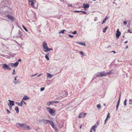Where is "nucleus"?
Returning a JSON list of instances; mask_svg holds the SVG:
<instances>
[{"label":"nucleus","instance_id":"obj_1","mask_svg":"<svg viewBox=\"0 0 132 132\" xmlns=\"http://www.w3.org/2000/svg\"><path fill=\"white\" fill-rule=\"evenodd\" d=\"M16 124L17 127L19 128L20 127L22 128L23 130H29V129H31V128H30V127L25 123L21 124L18 123H16Z\"/></svg>","mask_w":132,"mask_h":132},{"label":"nucleus","instance_id":"obj_2","mask_svg":"<svg viewBox=\"0 0 132 132\" xmlns=\"http://www.w3.org/2000/svg\"><path fill=\"white\" fill-rule=\"evenodd\" d=\"M43 47L44 48L43 51L45 52L52 51L53 49L52 48H50L48 47L47 44L45 41H44L43 43Z\"/></svg>","mask_w":132,"mask_h":132},{"label":"nucleus","instance_id":"obj_3","mask_svg":"<svg viewBox=\"0 0 132 132\" xmlns=\"http://www.w3.org/2000/svg\"><path fill=\"white\" fill-rule=\"evenodd\" d=\"M46 109L49 113L52 115H55V111L54 109H52L49 107H47Z\"/></svg>","mask_w":132,"mask_h":132},{"label":"nucleus","instance_id":"obj_4","mask_svg":"<svg viewBox=\"0 0 132 132\" xmlns=\"http://www.w3.org/2000/svg\"><path fill=\"white\" fill-rule=\"evenodd\" d=\"M99 123V121H98L91 128V130L92 129V130L94 132H95L96 131V128H97V127Z\"/></svg>","mask_w":132,"mask_h":132},{"label":"nucleus","instance_id":"obj_5","mask_svg":"<svg viewBox=\"0 0 132 132\" xmlns=\"http://www.w3.org/2000/svg\"><path fill=\"white\" fill-rule=\"evenodd\" d=\"M2 68L4 70L7 69L9 70H11V68L9 66V65L6 64H3Z\"/></svg>","mask_w":132,"mask_h":132},{"label":"nucleus","instance_id":"obj_6","mask_svg":"<svg viewBox=\"0 0 132 132\" xmlns=\"http://www.w3.org/2000/svg\"><path fill=\"white\" fill-rule=\"evenodd\" d=\"M35 1V0H28L29 4L31 6L32 8L34 7V8H36V7H34V3Z\"/></svg>","mask_w":132,"mask_h":132},{"label":"nucleus","instance_id":"obj_7","mask_svg":"<svg viewBox=\"0 0 132 132\" xmlns=\"http://www.w3.org/2000/svg\"><path fill=\"white\" fill-rule=\"evenodd\" d=\"M105 72L103 71L102 72H98L96 74V76L97 77H103L104 76Z\"/></svg>","mask_w":132,"mask_h":132},{"label":"nucleus","instance_id":"obj_8","mask_svg":"<svg viewBox=\"0 0 132 132\" xmlns=\"http://www.w3.org/2000/svg\"><path fill=\"white\" fill-rule=\"evenodd\" d=\"M121 34V32L119 31V29H117V32L116 34V36L117 39H118Z\"/></svg>","mask_w":132,"mask_h":132},{"label":"nucleus","instance_id":"obj_9","mask_svg":"<svg viewBox=\"0 0 132 132\" xmlns=\"http://www.w3.org/2000/svg\"><path fill=\"white\" fill-rule=\"evenodd\" d=\"M6 16L7 18L9 20H10L12 21H13L14 20L13 17L11 15H7Z\"/></svg>","mask_w":132,"mask_h":132},{"label":"nucleus","instance_id":"obj_10","mask_svg":"<svg viewBox=\"0 0 132 132\" xmlns=\"http://www.w3.org/2000/svg\"><path fill=\"white\" fill-rule=\"evenodd\" d=\"M41 121L46 124H47L48 123H49V122L50 121V120L45 119H43Z\"/></svg>","mask_w":132,"mask_h":132},{"label":"nucleus","instance_id":"obj_11","mask_svg":"<svg viewBox=\"0 0 132 132\" xmlns=\"http://www.w3.org/2000/svg\"><path fill=\"white\" fill-rule=\"evenodd\" d=\"M12 12L11 10H9V11H7L5 12V13L4 14L7 16V15H11Z\"/></svg>","mask_w":132,"mask_h":132},{"label":"nucleus","instance_id":"obj_12","mask_svg":"<svg viewBox=\"0 0 132 132\" xmlns=\"http://www.w3.org/2000/svg\"><path fill=\"white\" fill-rule=\"evenodd\" d=\"M120 96H121L120 95L119 99L118 100V101L117 103V106H116V111H117L118 108L119 104Z\"/></svg>","mask_w":132,"mask_h":132},{"label":"nucleus","instance_id":"obj_13","mask_svg":"<svg viewBox=\"0 0 132 132\" xmlns=\"http://www.w3.org/2000/svg\"><path fill=\"white\" fill-rule=\"evenodd\" d=\"M89 5L88 4H84L82 7L84 8H88L89 7Z\"/></svg>","mask_w":132,"mask_h":132},{"label":"nucleus","instance_id":"obj_14","mask_svg":"<svg viewBox=\"0 0 132 132\" xmlns=\"http://www.w3.org/2000/svg\"><path fill=\"white\" fill-rule=\"evenodd\" d=\"M85 117V116H84V113H81L79 114V116L78 117L79 118H81L82 117Z\"/></svg>","mask_w":132,"mask_h":132},{"label":"nucleus","instance_id":"obj_15","mask_svg":"<svg viewBox=\"0 0 132 132\" xmlns=\"http://www.w3.org/2000/svg\"><path fill=\"white\" fill-rule=\"evenodd\" d=\"M14 102L12 100L11 101V102H9V104H8V105L13 106L14 105Z\"/></svg>","mask_w":132,"mask_h":132},{"label":"nucleus","instance_id":"obj_16","mask_svg":"<svg viewBox=\"0 0 132 132\" xmlns=\"http://www.w3.org/2000/svg\"><path fill=\"white\" fill-rule=\"evenodd\" d=\"M19 64V63L18 61H17L14 63H13V66L15 68Z\"/></svg>","mask_w":132,"mask_h":132},{"label":"nucleus","instance_id":"obj_17","mask_svg":"<svg viewBox=\"0 0 132 132\" xmlns=\"http://www.w3.org/2000/svg\"><path fill=\"white\" fill-rule=\"evenodd\" d=\"M49 55L50 53H48L47 54H46L45 55V58L48 60H49Z\"/></svg>","mask_w":132,"mask_h":132},{"label":"nucleus","instance_id":"obj_18","mask_svg":"<svg viewBox=\"0 0 132 132\" xmlns=\"http://www.w3.org/2000/svg\"><path fill=\"white\" fill-rule=\"evenodd\" d=\"M53 76V75L51 74H50V73H47V78H51Z\"/></svg>","mask_w":132,"mask_h":132},{"label":"nucleus","instance_id":"obj_19","mask_svg":"<svg viewBox=\"0 0 132 132\" xmlns=\"http://www.w3.org/2000/svg\"><path fill=\"white\" fill-rule=\"evenodd\" d=\"M29 99V97H28L27 95H25L23 98L22 100H27Z\"/></svg>","mask_w":132,"mask_h":132},{"label":"nucleus","instance_id":"obj_20","mask_svg":"<svg viewBox=\"0 0 132 132\" xmlns=\"http://www.w3.org/2000/svg\"><path fill=\"white\" fill-rule=\"evenodd\" d=\"M15 110L16 111V112L17 113H18L19 112V109L18 107L16 106L14 108Z\"/></svg>","mask_w":132,"mask_h":132},{"label":"nucleus","instance_id":"obj_21","mask_svg":"<svg viewBox=\"0 0 132 132\" xmlns=\"http://www.w3.org/2000/svg\"><path fill=\"white\" fill-rule=\"evenodd\" d=\"M109 18V17H108L107 16H106L105 18L103 20V21L102 22V24H103V23H104L106 21V20L107 19H108Z\"/></svg>","mask_w":132,"mask_h":132},{"label":"nucleus","instance_id":"obj_22","mask_svg":"<svg viewBox=\"0 0 132 132\" xmlns=\"http://www.w3.org/2000/svg\"><path fill=\"white\" fill-rule=\"evenodd\" d=\"M77 43L80 45H82V46H85V45L84 43H83L82 42H77Z\"/></svg>","mask_w":132,"mask_h":132},{"label":"nucleus","instance_id":"obj_23","mask_svg":"<svg viewBox=\"0 0 132 132\" xmlns=\"http://www.w3.org/2000/svg\"><path fill=\"white\" fill-rule=\"evenodd\" d=\"M49 123L52 126V127H54V125L53 123V122L52 121H50L49 122Z\"/></svg>","mask_w":132,"mask_h":132},{"label":"nucleus","instance_id":"obj_24","mask_svg":"<svg viewBox=\"0 0 132 132\" xmlns=\"http://www.w3.org/2000/svg\"><path fill=\"white\" fill-rule=\"evenodd\" d=\"M66 31L65 30H62L60 31V32H59V34H61V33H62L63 34H64V32Z\"/></svg>","mask_w":132,"mask_h":132},{"label":"nucleus","instance_id":"obj_25","mask_svg":"<svg viewBox=\"0 0 132 132\" xmlns=\"http://www.w3.org/2000/svg\"><path fill=\"white\" fill-rule=\"evenodd\" d=\"M13 82L15 85H16L18 84H19L20 83L19 81L18 80H17L16 81H13Z\"/></svg>","mask_w":132,"mask_h":132},{"label":"nucleus","instance_id":"obj_26","mask_svg":"<svg viewBox=\"0 0 132 132\" xmlns=\"http://www.w3.org/2000/svg\"><path fill=\"white\" fill-rule=\"evenodd\" d=\"M16 104H17L19 106H22L23 105V103H19L18 102H16L15 103Z\"/></svg>","mask_w":132,"mask_h":132},{"label":"nucleus","instance_id":"obj_27","mask_svg":"<svg viewBox=\"0 0 132 132\" xmlns=\"http://www.w3.org/2000/svg\"><path fill=\"white\" fill-rule=\"evenodd\" d=\"M18 33L19 35H22L23 34L22 32L20 30H19L18 31Z\"/></svg>","mask_w":132,"mask_h":132},{"label":"nucleus","instance_id":"obj_28","mask_svg":"<svg viewBox=\"0 0 132 132\" xmlns=\"http://www.w3.org/2000/svg\"><path fill=\"white\" fill-rule=\"evenodd\" d=\"M108 28V27H106L105 28H104L103 30V32L104 33L106 31V30Z\"/></svg>","mask_w":132,"mask_h":132},{"label":"nucleus","instance_id":"obj_29","mask_svg":"<svg viewBox=\"0 0 132 132\" xmlns=\"http://www.w3.org/2000/svg\"><path fill=\"white\" fill-rule=\"evenodd\" d=\"M22 26L24 29L27 32H28V30L23 25H22Z\"/></svg>","mask_w":132,"mask_h":132},{"label":"nucleus","instance_id":"obj_30","mask_svg":"<svg viewBox=\"0 0 132 132\" xmlns=\"http://www.w3.org/2000/svg\"><path fill=\"white\" fill-rule=\"evenodd\" d=\"M127 100L126 99H125V100L124 102V105H127L126 102H127Z\"/></svg>","mask_w":132,"mask_h":132},{"label":"nucleus","instance_id":"obj_31","mask_svg":"<svg viewBox=\"0 0 132 132\" xmlns=\"http://www.w3.org/2000/svg\"><path fill=\"white\" fill-rule=\"evenodd\" d=\"M9 65L12 67H13V63H10L9 64Z\"/></svg>","mask_w":132,"mask_h":132},{"label":"nucleus","instance_id":"obj_32","mask_svg":"<svg viewBox=\"0 0 132 132\" xmlns=\"http://www.w3.org/2000/svg\"><path fill=\"white\" fill-rule=\"evenodd\" d=\"M97 107L99 109H100L101 108V105L100 104H98L97 105Z\"/></svg>","mask_w":132,"mask_h":132},{"label":"nucleus","instance_id":"obj_33","mask_svg":"<svg viewBox=\"0 0 132 132\" xmlns=\"http://www.w3.org/2000/svg\"><path fill=\"white\" fill-rule=\"evenodd\" d=\"M83 56H84V54L82 51L79 52Z\"/></svg>","mask_w":132,"mask_h":132},{"label":"nucleus","instance_id":"obj_34","mask_svg":"<svg viewBox=\"0 0 132 132\" xmlns=\"http://www.w3.org/2000/svg\"><path fill=\"white\" fill-rule=\"evenodd\" d=\"M110 74V73H109V72H107L106 73H105L104 76H105L106 75Z\"/></svg>","mask_w":132,"mask_h":132},{"label":"nucleus","instance_id":"obj_35","mask_svg":"<svg viewBox=\"0 0 132 132\" xmlns=\"http://www.w3.org/2000/svg\"><path fill=\"white\" fill-rule=\"evenodd\" d=\"M67 5L69 7H72V5L70 4H67Z\"/></svg>","mask_w":132,"mask_h":132},{"label":"nucleus","instance_id":"obj_36","mask_svg":"<svg viewBox=\"0 0 132 132\" xmlns=\"http://www.w3.org/2000/svg\"><path fill=\"white\" fill-rule=\"evenodd\" d=\"M5 12L3 11L2 10H0V13L4 14Z\"/></svg>","mask_w":132,"mask_h":132},{"label":"nucleus","instance_id":"obj_37","mask_svg":"<svg viewBox=\"0 0 132 132\" xmlns=\"http://www.w3.org/2000/svg\"><path fill=\"white\" fill-rule=\"evenodd\" d=\"M46 104L48 106H49L50 105H51V104L50 102H47V103Z\"/></svg>","mask_w":132,"mask_h":132},{"label":"nucleus","instance_id":"obj_38","mask_svg":"<svg viewBox=\"0 0 132 132\" xmlns=\"http://www.w3.org/2000/svg\"><path fill=\"white\" fill-rule=\"evenodd\" d=\"M58 126L60 128H62V127H63V126L62 125H60V124H58Z\"/></svg>","mask_w":132,"mask_h":132},{"label":"nucleus","instance_id":"obj_39","mask_svg":"<svg viewBox=\"0 0 132 132\" xmlns=\"http://www.w3.org/2000/svg\"><path fill=\"white\" fill-rule=\"evenodd\" d=\"M21 36L22 35H17L16 36V37L18 38H21Z\"/></svg>","mask_w":132,"mask_h":132},{"label":"nucleus","instance_id":"obj_40","mask_svg":"<svg viewBox=\"0 0 132 132\" xmlns=\"http://www.w3.org/2000/svg\"><path fill=\"white\" fill-rule=\"evenodd\" d=\"M60 1L61 2H62L63 3H64L66 2V0H60Z\"/></svg>","mask_w":132,"mask_h":132},{"label":"nucleus","instance_id":"obj_41","mask_svg":"<svg viewBox=\"0 0 132 132\" xmlns=\"http://www.w3.org/2000/svg\"><path fill=\"white\" fill-rule=\"evenodd\" d=\"M81 12L84 14H86L87 13V12L85 11H81Z\"/></svg>","mask_w":132,"mask_h":132},{"label":"nucleus","instance_id":"obj_42","mask_svg":"<svg viewBox=\"0 0 132 132\" xmlns=\"http://www.w3.org/2000/svg\"><path fill=\"white\" fill-rule=\"evenodd\" d=\"M110 113H109V112H108V113L107 115V117H106V118H107L108 119V118L110 116Z\"/></svg>","mask_w":132,"mask_h":132},{"label":"nucleus","instance_id":"obj_43","mask_svg":"<svg viewBox=\"0 0 132 132\" xmlns=\"http://www.w3.org/2000/svg\"><path fill=\"white\" fill-rule=\"evenodd\" d=\"M15 69H14L13 70V72L12 73V75L15 74Z\"/></svg>","mask_w":132,"mask_h":132},{"label":"nucleus","instance_id":"obj_44","mask_svg":"<svg viewBox=\"0 0 132 132\" xmlns=\"http://www.w3.org/2000/svg\"><path fill=\"white\" fill-rule=\"evenodd\" d=\"M68 36H69V37L71 38H72L73 37V36L71 35L70 34H69Z\"/></svg>","mask_w":132,"mask_h":132},{"label":"nucleus","instance_id":"obj_45","mask_svg":"<svg viewBox=\"0 0 132 132\" xmlns=\"http://www.w3.org/2000/svg\"><path fill=\"white\" fill-rule=\"evenodd\" d=\"M44 89H45V88L44 87H42V88H40V91H43V90H44Z\"/></svg>","mask_w":132,"mask_h":132},{"label":"nucleus","instance_id":"obj_46","mask_svg":"<svg viewBox=\"0 0 132 132\" xmlns=\"http://www.w3.org/2000/svg\"><path fill=\"white\" fill-rule=\"evenodd\" d=\"M108 119L107 118H106V119H105L104 121V124H105L106 123L107 121L108 120Z\"/></svg>","mask_w":132,"mask_h":132},{"label":"nucleus","instance_id":"obj_47","mask_svg":"<svg viewBox=\"0 0 132 132\" xmlns=\"http://www.w3.org/2000/svg\"><path fill=\"white\" fill-rule=\"evenodd\" d=\"M77 33V31H75L72 32V34H76Z\"/></svg>","mask_w":132,"mask_h":132},{"label":"nucleus","instance_id":"obj_48","mask_svg":"<svg viewBox=\"0 0 132 132\" xmlns=\"http://www.w3.org/2000/svg\"><path fill=\"white\" fill-rule=\"evenodd\" d=\"M9 109L10 110H11L12 109V106L11 105H9Z\"/></svg>","mask_w":132,"mask_h":132},{"label":"nucleus","instance_id":"obj_49","mask_svg":"<svg viewBox=\"0 0 132 132\" xmlns=\"http://www.w3.org/2000/svg\"><path fill=\"white\" fill-rule=\"evenodd\" d=\"M37 73H36V74L35 75H30V77H33L36 75H37Z\"/></svg>","mask_w":132,"mask_h":132},{"label":"nucleus","instance_id":"obj_50","mask_svg":"<svg viewBox=\"0 0 132 132\" xmlns=\"http://www.w3.org/2000/svg\"><path fill=\"white\" fill-rule=\"evenodd\" d=\"M6 111L8 113H11V112L8 109H6Z\"/></svg>","mask_w":132,"mask_h":132},{"label":"nucleus","instance_id":"obj_51","mask_svg":"<svg viewBox=\"0 0 132 132\" xmlns=\"http://www.w3.org/2000/svg\"><path fill=\"white\" fill-rule=\"evenodd\" d=\"M81 11H75L74 12H81Z\"/></svg>","mask_w":132,"mask_h":132},{"label":"nucleus","instance_id":"obj_52","mask_svg":"<svg viewBox=\"0 0 132 132\" xmlns=\"http://www.w3.org/2000/svg\"><path fill=\"white\" fill-rule=\"evenodd\" d=\"M123 23L125 25H126L127 24V22L126 21H124Z\"/></svg>","mask_w":132,"mask_h":132},{"label":"nucleus","instance_id":"obj_53","mask_svg":"<svg viewBox=\"0 0 132 132\" xmlns=\"http://www.w3.org/2000/svg\"><path fill=\"white\" fill-rule=\"evenodd\" d=\"M55 130V132H59V130H58V129H57V128H56Z\"/></svg>","mask_w":132,"mask_h":132},{"label":"nucleus","instance_id":"obj_54","mask_svg":"<svg viewBox=\"0 0 132 132\" xmlns=\"http://www.w3.org/2000/svg\"><path fill=\"white\" fill-rule=\"evenodd\" d=\"M54 103H58L59 102V101H54Z\"/></svg>","mask_w":132,"mask_h":132},{"label":"nucleus","instance_id":"obj_55","mask_svg":"<svg viewBox=\"0 0 132 132\" xmlns=\"http://www.w3.org/2000/svg\"><path fill=\"white\" fill-rule=\"evenodd\" d=\"M50 102V103L51 104L54 103V101H51V102Z\"/></svg>","mask_w":132,"mask_h":132},{"label":"nucleus","instance_id":"obj_56","mask_svg":"<svg viewBox=\"0 0 132 132\" xmlns=\"http://www.w3.org/2000/svg\"><path fill=\"white\" fill-rule=\"evenodd\" d=\"M130 29H129L128 30V32H129L130 33H132V31H130Z\"/></svg>","mask_w":132,"mask_h":132},{"label":"nucleus","instance_id":"obj_57","mask_svg":"<svg viewBox=\"0 0 132 132\" xmlns=\"http://www.w3.org/2000/svg\"><path fill=\"white\" fill-rule=\"evenodd\" d=\"M18 62H21V59H19L18 60V61H17Z\"/></svg>","mask_w":132,"mask_h":132},{"label":"nucleus","instance_id":"obj_58","mask_svg":"<svg viewBox=\"0 0 132 132\" xmlns=\"http://www.w3.org/2000/svg\"><path fill=\"white\" fill-rule=\"evenodd\" d=\"M18 77V76H16V77H14L15 78H14V81H16V77Z\"/></svg>","mask_w":132,"mask_h":132},{"label":"nucleus","instance_id":"obj_59","mask_svg":"<svg viewBox=\"0 0 132 132\" xmlns=\"http://www.w3.org/2000/svg\"><path fill=\"white\" fill-rule=\"evenodd\" d=\"M52 128L54 130H55V129H56V128L55 126H54V127H53Z\"/></svg>","mask_w":132,"mask_h":132},{"label":"nucleus","instance_id":"obj_60","mask_svg":"<svg viewBox=\"0 0 132 132\" xmlns=\"http://www.w3.org/2000/svg\"><path fill=\"white\" fill-rule=\"evenodd\" d=\"M42 75V74L41 73H40V74H39V75H38V77H40V76H41V75Z\"/></svg>","mask_w":132,"mask_h":132},{"label":"nucleus","instance_id":"obj_61","mask_svg":"<svg viewBox=\"0 0 132 132\" xmlns=\"http://www.w3.org/2000/svg\"><path fill=\"white\" fill-rule=\"evenodd\" d=\"M112 52H113L114 54H115L116 53V52L114 51H111Z\"/></svg>","mask_w":132,"mask_h":132},{"label":"nucleus","instance_id":"obj_62","mask_svg":"<svg viewBox=\"0 0 132 132\" xmlns=\"http://www.w3.org/2000/svg\"><path fill=\"white\" fill-rule=\"evenodd\" d=\"M128 43V41H126L125 42H124V43L125 44H126Z\"/></svg>","mask_w":132,"mask_h":132},{"label":"nucleus","instance_id":"obj_63","mask_svg":"<svg viewBox=\"0 0 132 132\" xmlns=\"http://www.w3.org/2000/svg\"><path fill=\"white\" fill-rule=\"evenodd\" d=\"M81 127H82V125H81L80 126V127H79V128L80 129H81Z\"/></svg>","mask_w":132,"mask_h":132},{"label":"nucleus","instance_id":"obj_64","mask_svg":"<svg viewBox=\"0 0 132 132\" xmlns=\"http://www.w3.org/2000/svg\"><path fill=\"white\" fill-rule=\"evenodd\" d=\"M129 101L132 102V100L131 99H130L129 100Z\"/></svg>","mask_w":132,"mask_h":132}]
</instances>
